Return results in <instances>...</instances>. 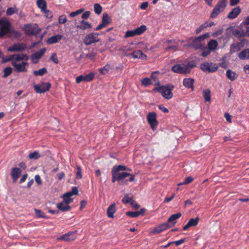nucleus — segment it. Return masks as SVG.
Here are the masks:
<instances>
[{
	"label": "nucleus",
	"instance_id": "a878e982",
	"mask_svg": "<svg viewBox=\"0 0 249 249\" xmlns=\"http://www.w3.org/2000/svg\"><path fill=\"white\" fill-rule=\"evenodd\" d=\"M226 76L229 79L233 81L237 78L238 74L229 69L226 71Z\"/></svg>",
	"mask_w": 249,
	"mask_h": 249
},
{
	"label": "nucleus",
	"instance_id": "864d4df0",
	"mask_svg": "<svg viewBox=\"0 0 249 249\" xmlns=\"http://www.w3.org/2000/svg\"><path fill=\"white\" fill-rule=\"evenodd\" d=\"M141 82H142V85H143L145 87H146L148 85L152 84V82L151 81V79L148 78H144V79H143L142 80Z\"/></svg>",
	"mask_w": 249,
	"mask_h": 249
},
{
	"label": "nucleus",
	"instance_id": "8fccbe9b",
	"mask_svg": "<svg viewBox=\"0 0 249 249\" xmlns=\"http://www.w3.org/2000/svg\"><path fill=\"white\" fill-rule=\"evenodd\" d=\"M109 69L110 65L108 64H106L105 66H104L103 68H101L99 70V71L102 74H106L108 72Z\"/></svg>",
	"mask_w": 249,
	"mask_h": 249
},
{
	"label": "nucleus",
	"instance_id": "e2e57ef3",
	"mask_svg": "<svg viewBox=\"0 0 249 249\" xmlns=\"http://www.w3.org/2000/svg\"><path fill=\"white\" fill-rule=\"evenodd\" d=\"M35 179L38 185H40L42 183V180L39 175H36L35 177Z\"/></svg>",
	"mask_w": 249,
	"mask_h": 249
},
{
	"label": "nucleus",
	"instance_id": "f704fd0d",
	"mask_svg": "<svg viewBox=\"0 0 249 249\" xmlns=\"http://www.w3.org/2000/svg\"><path fill=\"white\" fill-rule=\"evenodd\" d=\"M36 4L37 6L41 9V11L46 9L47 3L45 0H37Z\"/></svg>",
	"mask_w": 249,
	"mask_h": 249
},
{
	"label": "nucleus",
	"instance_id": "de8ad7c7",
	"mask_svg": "<svg viewBox=\"0 0 249 249\" xmlns=\"http://www.w3.org/2000/svg\"><path fill=\"white\" fill-rule=\"evenodd\" d=\"M190 46L196 49H198L202 47V44L197 41H196V40L193 39L192 42L190 44Z\"/></svg>",
	"mask_w": 249,
	"mask_h": 249
},
{
	"label": "nucleus",
	"instance_id": "4c0bfd02",
	"mask_svg": "<svg viewBox=\"0 0 249 249\" xmlns=\"http://www.w3.org/2000/svg\"><path fill=\"white\" fill-rule=\"evenodd\" d=\"M128 195V194H126V195H125L123 198L122 199V201L124 204L130 203V204H133V198L132 197H129Z\"/></svg>",
	"mask_w": 249,
	"mask_h": 249
},
{
	"label": "nucleus",
	"instance_id": "680f3d73",
	"mask_svg": "<svg viewBox=\"0 0 249 249\" xmlns=\"http://www.w3.org/2000/svg\"><path fill=\"white\" fill-rule=\"evenodd\" d=\"M44 14V16L47 18H51L53 17V14L52 12H51L50 10H47L46 9L42 11Z\"/></svg>",
	"mask_w": 249,
	"mask_h": 249
},
{
	"label": "nucleus",
	"instance_id": "2f4dec72",
	"mask_svg": "<svg viewBox=\"0 0 249 249\" xmlns=\"http://www.w3.org/2000/svg\"><path fill=\"white\" fill-rule=\"evenodd\" d=\"M203 97L206 102H210L211 101V90L209 89H206L203 91Z\"/></svg>",
	"mask_w": 249,
	"mask_h": 249
},
{
	"label": "nucleus",
	"instance_id": "49530a36",
	"mask_svg": "<svg viewBox=\"0 0 249 249\" xmlns=\"http://www.w3.org/2000/svg\"><path fill=\"white\" fill-rule=\"evenodd\" d=\"M1 58H2V61H1L2 63H5L9 61H13V60L15 61V54L10 55L9 57L8 58L4 57V55H3V57H2Z\"/></svg>",
	"mask_w": 249,
	"mask_h": 249
},
{
	"label": "nucleus",
	"instance_id": "4d7b16f0",
	"mask_svg": "<svg viewBox=\"0 0 249 249\" xmlns=\"http://www.w3.org/2000/svg\"><path fill=\"white\" fill-rule=\"evenodd\" d=\"M50 60L53 62L55 64H58L59 63L58 59L57 57L56 54L55 53H53L52 54L50 58Z\"/></svg>",
	"mask_w": 249,
	"mask_h": 249
},
{
	"label": "nucleus",
	"instance_id": "cd10ccee",
	"mask_svg": "<svg viewBox=\"0 0 249 249\" xmlns=\"http://www.w3.org/2000/svg\"><path fill=\"white\" fill-rule=\"evenodd\" d=\"M231 33L235 37L238 38H240L245 36L244 31L243 30L240 31L237 29L232 28L231 30Z\"/></svg>",
	"mask_w": 249,
	"mask_h": 249
},
{
	"label": "nucleus",
	"instance_id": "e433bc0d",
	"mask_svg": "<svg viewBox=\"0 0 249 249\" xmlns=\"http://www.w3.org/2000/svg\"><path fill=\"white\" fill-rule=\"evenodd\" d=\"M146 30V26L144 25H142L140 27H138L135 29L137 36H139L144 33Z\"/></svg>",
	"mask_w": 249,
	"mask_h": 249
},
{
	"label": "nucleus",
	"instance_id": "c756f323",
	"mask_svg": "<svg viewBox=\"0 0 249 249\" xmlns=\"http://www.w3.org/2000/svg\"><path fill=\"white\" fill-rule=\"evenodd\" d=\"M78 194V190L77 187H73L71 191L67 192L63 195V197H71L73 195H77Z\"/></svg>",
	"mask_w": 249,
	"mask_h": 249
},
{
	"label": "nucleus",
	"instance_id": "6e6d98bb",
	"mask_svg": "<svg viewBox=\"0 0 249 249\" xmlns=\"http://www.w3.org/2000/svg\"><path fill=\"white\" fill-rule=\"evenodd\" d=\"M77 172L75 177L76 179H81L82 178L81 168L79 166H76Z\"/></svg>",
	"mask_w": 249,
	"mask_h": 249
},
{
	"label": "nucleus",
	"instance_id": "c03bdc74",
	"mask_svg": "<svg viewBox=\"0 0 249 249\" xmlns=\"http://www.w3.org/2000/svg\"><path fill=\"white\" fill-rule=\"evenodd\" d=\"M240 50V47L236 43H232L230 47V52L235 53L238 52Z\"/></svg>",
	"mask_w": 249,
	"mask_h": 249
},
{
	"label": "nucleus",
	"instance_id": "f8f14e48",
	"mask_svg": "<svg viewBox=\"0 0 249 249\" xmlns=\"http://www.w3.org/2000/svg\"><path fill=\"white\" fill-rule=\"evenodd\" d=\"M169 228H171V226H169L168 223H162L160 224L158 226L155 227L150 231V233L154 234H159Z\"/></svg>",
	"mask_w": 249,
	"mask_h": 249
},
{
	"label": "nucleus",
	"instance_id": "bb28decb",
	"mask_svg": "<svg viewBox=\"0 0 249 249\" xmlns=\"http://www.w3.org/2000/svg\"><path fill=\"white\" fill-rule=\"evenodd\" d=\"M58 209L62 212H67L71 210V207L69 205L64 204L63 202L57 204Z\"/></svg>",
	"mask_w": 249,
	"mask_h": 249
},
{
	"label": "nucleus",
	"instance_id": "39448f33",
	"mask_svg": "<svg viewBox=\"0 0 249 249\" xmlns=\"http://www.w3.org/2000/svg\"><path fill=\"white\" fill-rule=\"evenodd\" d=\"M218 66L213 62H205L200 65V69L206 73H212L218 70Z\"/></svg>",
	"mask_w": 249,
	"mask_h": 249
},
{
	"label": "nucleus",
	"instance_id": "9d476101",
	"mask_svg": "<svg viewBox=\"0 0 249 249\" xmlns=\"http://www.w3.org/2000/svg\"><path fill=\"white\" fill-rule=\"evenodd\" d=\"M100 39L93 35V33H90L86 36L83 39V42L86 45H90L92 43L98 42Z\"/></svg>",
	"mask_w": 249,
	"mask_h": 249
},
{
	"label": "nucleus",
	"instance_id": "393cba45",
	"mask_svg": "<svg viewBox=\"0 0 249 249\" xmlns=\"http://www.w3.org/2000/svg\"><path fill=\"white\" fill-rule=\"evenodd\" d=\"M92 27L91 23L83 20L80 22V24L77 25L76 27L77 28L82 30H85L87 29H90Z\"/></svg>",
	"mask_w": 249,
	"mask_h": 249
},
{
	"label": "nucleus",
	"instance_id": "37998d69",
	"mask_svg": "<svg viewBox=\"0 0 249 249\" xmlns=\"http://www.w3.org/2000/svg\"><path fill=\"white\" fill-rule=\"evenodd\" d=\"M28 157L30 159L37 160L41 157V155L39 154L38 152L35 151L33 153H30Z\"/></svg>",
	"mask_w": 249,
	"mask_h": 249
},
{
	"label": "nucleus",
	"instance_id": "dca6fc26",
	"mask_svg": "<svg viewBox=\"0 0 249 249\" xmlns=\"http://www.w3.org/2000/svg\"><path fill=\"white\" fill-rule=\"evenodd\" d=\"M21 170L18 167H14L11 169V175L13 179V182L15 183L20 177Z\"/></svg>",
	"mask_w": 249,
	"mask_h": 249
},
{
	"label": "nucleus",
	"instance_id": "6ab92c4d",
	"mask_svg": "<svg viewBox=\"0 0 249 249\" xmlns=\"http://www.w3.org/2000/svg\"><path fill=\"white\" fill-rule=\"evenodd\" d=\"M241 9L239 6H237L232 9L229 13L227 17L229 19H234L236 18L241 13Z\"/></svg>",
	"mask_w": 249,
	"mask_h": 249
},
{
	"label": "nucleus",
	"instance_id": "ddd939ff",
	"mask_svg": "<svg viewBox=\"0 0 249 249\" xmlns=\"http://www.w3.org/2000/svg\"><path fill=\"white\" fill-rule=\"evenodd\" d=\"M70 232L68 233L65 234L57 238L58 240H64L65 241L70 242L74 240L76 237L75 232Z\"/></svg>",
	"mask_w": 249,
	"mask_h": 249
},
{
	"label": "nucleus",
	"instance_id": "5fc2aeb1",
	"mask_svg": "<svg viewBox=\"0 0 249 249\" xmlns=\"http://www.w3.org/2000/svg\"><path fill=\"white\" fill-rule=\"evenodd\" d=\"M84 11V9L83 8L80 9L75 12H72L70 14V16L71 18H73L77 15H80Z\"/></svg>",
	"mask_w": 249,
	"mask_h": 249
},
{
	"label": "nucleus",
	"instance_id": "1a4fd4ad",
	"mask_svg": "<svg viewBox=\"0 0 249 249\" xmlns=\"http://www.w3.org/2000/svg\"><path fill=\"white\" fill-rule=\"evenodd\" d=\"M27 48V45L23 43H18L9 47L7 51L9 52H23Z\"/></svg>",
	"mask_w": 249,
	"mask_h": 249
},
{
	"label": "nucleus",
	"instance_id": "9b49d317",
	"mask_svg": "<svg viewBox=\"0 0 249 249\" xmlns=\"http://www.w3.org/2000/svg\"><path fill=\"white\" fill-rule=\"evenodd\" d=\"M111 22V19L107 14H104L103 15L102 23L100 24L95 29V31L100 30L107 26Z\"/></svg>",
	"mask_w": 249,
	"mask_h": 249
},
{
	"label": "nucleus",
	"instance_id": "603ef678",
	"mask_svg": "<svg viewBox=\"0 0 249 249\" xmlns=\"http://www.w3.org/2000/svg\"><path fill=\"white\" fill-rule=\"evenodd\" d=\"M126 215L132 218H136L139 216L138 211L136 212H131L128 211L126 213Z\"/></svg>",
	"mask_w": 249,
	"mask_h": 249
},
{
	"label": "nucleus",
	"instance_id": "72a5a7b5",
	"mask_svg": "<svg viewBox=\"0 0 249 249\" xmlns=\"http://www.w3.org/2000/svg\"><path fill=\"white\" fill-rule=\"evenodd\" d=\"M196 64L195 60H192L189 61L187 65H184L187 70L188 71V73L191 72L192 69L196 67Z\"/></svg>",
	"mask_w": 249,
	"mask_h": 249
},
{
	"label": "nucleus",
	"instance_id": "774afa93",
	"mask_svg": "<svg viewBox=\"0 0 249 249\" xmlns=\"http://www.w3.org/2000/svg\"><path fill=\"white\" fill-rule=\"evenodd\" d=\"M90 14V11H86L82 14L81 17L83 19H88L89 17Z\"/></svg>",
	"mask_w": 249,
	"mask_h": 249
},
{
	"label": "nucleus",
	"instance_id": "4be33fe9",
	"mask_svg": "<svg viewBox=\"0 0 249 249\" xmlns=\"http://www.w3.org/2000/svg\"><path fill=\"white\" fill-rule=\"evenodd\" d=\"M238 56L241 60L249 59V48H247L242 50L239 53Z\"/></svg>",
	"mask_w": 249,
	"mask_h": 249
},
{
	"label": "nucleus",
	"instance_id": "f257e3e1",
	"mask_svg": "<svg viewBox=\"0 0 249 249\" xmlns=\"http://www.w3.org/2000/svg\"><path fill=\"white\" fill-rule=\"evenodd\" d=\"M127 169L126 166L123 165L115 166L111 170L112 182L117 181L120 185L127 184L128 181L134 180L135 176L126 172H120V171H126Z\"/></svg>",
	"mask_w": 249,
	"mask_h": 249
},
{
	"label": "nucleus",
	"instance_id": "a18cd8bd",
	"mask_svg": "<svg viewBox=\"0 0 249 249\" xmlns=\"http://www.w3.org/2000/svg\"><path fill=\"white\" fill-rule=\"evenodd\" d=\"M210 36L209 33H206L205 34H203L201 36H198L197 37L195 38L194 39L196 40V41L199 42L200 43H201L202 41L205 40L206 38L209 37Z\"/></svg>",
	"mask_w": 249,
	"mask_h": 249
},
{
	"label": "nucleus",
	"instance_id": "20e7f679",
	"mask_svg": "<svg viewBox=\"0 0 249 249\" xmlns=\"http://www.w3.org/2000/svg\"><path fill=\"white\" fill-rule=\"evenodd\" d=\"M227 1L228 0H219L213 10L210 17L212 18H215L220 13L223 12L227 5Z\"/></svg>",
	"mask_w": 249,
	"mask_h": 249
},
{
	"label": "nucleus",
	"instance_id": "473e14b6",
	"mask_svg": "<svg viewBox=\"0 0 249 249\" xmlns=\"http://www.w3.org/2000/svg\"><path fill=\"white\" fill-rule=\"evenodd\" d=\"M47 73V69L45 68H43L40 69H39L38 70L34 71H33L34 74L37 76H43L45 73Z\"/></svg>",
	"mask_w": 249,
	"mask_h": 249
},
{
	"label": "nucleus",
	"instance_id": "aec40b11",
	"mask_svg": "<svg viewBox=\"0 0 249 249\" xmlns=\"http://www.w3.org/2000/svg\"><path fill=\"white\" fill-rule=\"evenodd\" d=\"M194 79L191 78H184L183 80V85L188 89H191L192 90L194 89Z\"/></svg>",
	"mask_w": 249,
	"mask_h": 249
},
{
	"label": "nucleus",
	"instance_id": "f03ea898",
	"mask_svg": "<svg viewBox=\"0 0 249 249\" xmlns=\"http://www.w3.org/2000/svg\"><path fill=\"white\" fill-rule=\"evenodd\" d=\"M23 29L26 35L29 36H36V38H39L38 41L33 43V46L38 44L42 40L43 37V35H41L37 36V35L40 31V29L38 28V26L37 24H26L24 26Z\"/></svg>",
	"mask_w": 249,
	"mask_h": 249
},
{
	"label": "nucleus",
	"instance_id": "ea45409f",
	"mask_svg": "<svg viewBox=\"0 0 249 249\" xmlns=\"http://www.w3.org/2000/svg\"><path fill=\"white\" fill-rule=\"evenodd\" d=\"M18 11V8L16 6H14L13 7H9L6 10V15L7 16H11L15 13H17Z\"/></svg>",
	"mask_w": 249,
	"mask_h": 249
},
{
	"label": "nucleus",
	"instance_id": "7c9ffc66",
	"mask_svg": "<svg viewBox=\"0 0 249 249\" xmlns=\"http://www.w3.org/2000/svg\"><path fill=\"white\" fill-rule=\"evenodd\" d=\"M217 46L218 43L215 39L211 40L208 43V48L211 51L215 50Z\"/></svg>",
	"mask_w": 249,
	"mask_h": 249
},
{
	"label": "nucleus",
	"instance_id": "412c9836",
	"mask_svg": "<svg viewBox=\"0 0 249 249\" xmlns=\"http://www.w3.org/2000/svg\"><path fill=\"white\" fill-rule=\"evenodd\" d=\"M62 38V36L57 35L53 36L48 39L47 43L48 44H53L58 42Z\"/></svg>",
	"mask_w": 249,
	"mask_h": 249
},
{
	"label": "nucleus",
	"instance_id": "79ce46f5",
	"mask_svg": "<svg viewBox=\"0 0 249 249\" xmlns=\"http://www.w3.org/2000/svg\"><path fill=\"white\" fill-rule=\"evenodd\" d=\"M94 77V73L93 72H90L88 74L84 75V82H90L93 80Z\"/></svg>",
	"mask_w": 249,
	"mask_h": 249
},
{
	"label": "nucleus",
	"instance_id": "2eb2a0df",
	"mask_svg": "<svg viewBox=\"0 0 249 249\" xmlns=\"http://www.w3.org/2000/svg\"><path fill=\"white\" fill-rule=\"evenodd\" d=\"M46 52V49L43 48L40 49L39 51L36 52L31 55V59L33 63H37L38 61H35V59L37 60L40 58Z\"/></svg>",
	"mask_w": 249,
	"mask_h": 249
},
{
	"label": "nucleus",
	"instance_id": "4468645a",
	"mask_svg": "<svg viewBox=\"0 0 249 249\" xmlns=\"http://www.w3.org/2000/svg\"><path fill=\"white\" fill-rule=\"evenodd\" d=\"M172 71L176 73L179 74H186L188 73V71L187 70L185 66H182L181 64H176L172 67Z\"/></svg>",
	"mask_w": 249,
	"mask_h": 249
},
{
	"label": "nucleus",
	"instance_id": "3c124183",
	"mask_svg": "<svg viewBox=\"0 0 249 249\" xmlns=\"http://www.w3.org/2000/svg\"><path fill=\"white\" fill-rule=\"evenodd\" d=\"M137 36L135 30H128L125 32V38H128L130 37H133Z\"/></svg>",
	"mask_w": 249,
	"mask_h": 249
},
{
	"label": "nucleus",
	"instance_id": "a211bd4d",
	"mask_svg": "<svg viewBox=\"0 0 249 249\" xmlns=\"http://www.w3.org/2000/svg\"><path fill=\"white\" fill-rule=\"evenodd\" d=\"M199 220V218L198 217H196L195 218H191L188 223L183 227V230L186 231L190 227L196 226L198 223Z\"/></svg>",
	"mask_w": 249,
	"mask_h": 249
},
{
	"label": "nucleus",
	"instance_id": "0e129e2a",
	"mask_svg": "<svg viewBox=\"0 0 249 249\" xmlns=\"http://www.w3.org/2000/svg\"><path fill=\"white\" fill-rule=\"evenodd\" d=\"M211 50L209 48L204 50L201 53V56L203 57H206L211 53Z\"/></svg>",
	"mask_w": 249,
	"mask_h": 249
},
{
	"label": "nucleus",
	"instance_id": "7ed1b4c3",
	"mask_svg": "<svg viewBox=\"0 0 249 249\" xmlns=\"http://www.w3.org/2000/svg\"><path fill=\"white\" fill-rule=\"evenodd\" d=\"M174 85L168 84L165 86L155 87L153 88V91L161 93L162 97L165 99H170L173 97L172 90L174 89Z\"/></svg>",
	"mask_w": 249,
	"mask_h": 249
},
{
	"label": "nucleus",
	"instance_id": "09e8293b",
	"mask_svg": "<svg viewBox=\"0 0 249 249\" xmlns=\"http://www.w3.org/2000/svg\"><path fill=\"white\" fill-rule=\"evenodd\" d=\"M94 10L95 13L96 14L99 15L101 13L102 11V7L101 6L100 4L95 3L94 5Z\"/></svg>",
	"mask_w": 249,
	"mask_h": 249
},
{
	"label": "nucleus",
	"instance_id": "b1692460",
	"mask_svg": "<svg viewBox=\"0 0 249 249\" xmlns=\"http://www.w3.org/2000/svg\"><path fill=\"white\" fill-rule=\"evenodd\" d=\"M130 55L134 58H142V59H146L147 58L146 55L144 54L141 50L134 51L131 53Z\"/></svg>",
	"mask_w": 249,
	"mask_h": 249
},
{
	"label": "nucleus",
	"instance_id": "338daca9",
	"mask_svg": "<svg viewBox=\"0 0 249 249\" xmlns=\"http://www.w3.org/2000/svg\"><path fill=\"white\" fill-rule=\"evenodd\" d=\"M84 82V75H80L76 77V82L78 84L80 83L81 82Z\"/></svg>",
	"mask_w": 249,
	"mask_h": 249
},
{
	"label": "nucleus",
	"instance_id": "c9c22d12",
	"mask_svg": "<svg viewBox=\"0 0 249 249\" xmlns=\"http://www.w3.org/2000/svg\"><path fill=\"white\" fill-rule=\"evenodd\" d=\"M34 211L35 213V215L37 218H44L45 219H48L49 217L47 216L45 213L42 212L41 210L37 209H35Z\"/></svg>",
	"mask_w": 249,
	"mask_h": 249
},
{
	"label": "nucleus",
	"instance_id": "c85d7f7f",
	"mask_svg": "<svg viewBox=\"0 0 249 249\" xmlns=\"http://www.w3.org/2000/svg\"><path fill=\"white\" fill-rule=\"evenodd\" d=\"M29 59V56L26 54L22 53L21 54H15V61L18 62L21 60H24L27 61Z\"/></svg>",
	"mask_w": 249,
	"mask_h": 249
},
{
	"label": "nucleus",
	"instance_id": "58836bf2",
	"mask_svg": "<svg viewBox=\"0 0 249 249\" xmlns=\"http://www.w3.org/2000/svg\"><path fill=\"white\" fill-rule=\"evenodd\" d=\"M13 69L10 67H7L3 69V75H2L3 78H6L9 76L12 72Z\"/></svg>",
	"mask_w": 249,
	"mask_h": 249
},
{
	"label": "nucleus",
	"instance_id": "423d86ee",
	"mask_svg": "<svg viewBox=\"0 0 249 249\" xmlns=\"http://www.w3.org/2000/svg\"><path fill=\"white\" fill-rule=\"evenodd\" d=\"M157 115L155 112H150L147 115V120L151 128L154 130L159 124L157 120Z\"/></svg>",
	"mask_w": 249,
	"mask_h": 249
},
{
	"label": "nucleus",
	"instance_id": "052dcab7",
	"mask_svg": "<svg viewBox=\"0 0 249 249\" xmlns=\"http://www.w3.org/2000/svg\"><path fill=\"white\" fill-rule=\"evenodd\" d=\"M64 200L62 201L64 203V204H66V205H69L70 203L72 202L73 199L71 197H63Z\"/></svg>",
	"mask_w": 249,
	"mask_h": 249
},
{
	"label": "nucleus",
	"instance_id": "f3484780",
	"mask_svg": "<svg viewBox=\"0 0 249 249\" xmlns=\"http://www.w3.org/2000/svg\"><path fill=\"white\" fill-rule=\"evenodd\" d=\"M181 216L180 213H178L175 214H172L170 216L166 223H168L169 226H171V227L174 226L176 223V220L180 218Z\"/></svg>",
	"mask_w": 249,
	"mask_h": 249
},
{
	"label": "nucleus",
	"instance_id": "6e6552de",
	"mask_svg": "<svg viewBox=\"0 0 249 249\" xmlns=\"http://www.w3.org/2000/svg\"><path fill=\"white\" fill-rule=\"evenodd\" d=\"M12 65L14 67L15 70L17 72H27V69L26 67L28 66L29 64L25 61H23L18 64L16 63V62L12 61Z\"/></svg>",
	"mask_w": 249,
	"mask_h": 249
},
{
	"label": "nucleus",
	"instance_id": "bf43d9fd",
	"mask_svg": "<svg viewBox=\"0 0 249 249\" xmlns=\"http://www.w3.org/2000/svg\"><path fill=\"white\" fill-rule=\"evenodd\" d=\"M96 55L97 53L96 52H92L90 53H87L85 56L86 57L89 58L91 60H93Z\"/></svg>",
	"mask_w": 249,
	"mask_h": 249
},
{
	"label": "nucleus",
	"instance_id": "5701e85b",
	"mask_svg": "<svg viewBox=\"0 0 249 249\" xmlns=\"http://www.w3.org/2000/svg\"><path fill=\"white\" fill-rule=\"evenodd\" d=\"M116 212L115 203L111 204L107 209V215L109 218H113L114 214Z\"/></svg>",
	"mask_w": 249,
	"mask_h": 249
},
{
	"label": "nucleus",
	"instance_id": "a19ab883",
	"mask_svg": "<svg viewBox=\"0 0 249 249\" xmlns=\"http://www.w3.org/2000/svg\"><path fill=\"white\" fill-rule=\"evenodd\" d=\"M10 27H9V30L8 32V34L9 33L10 36L17 38L21 36V34L19 32L14 30H10Z\"/></svg>",
	"mask_w": 249,
	"mask_h": 249
},
{
	"label": "nucleus",
	"instance_id": "0eeeda50",
	"mask_svg": "<svg viewBox=\"0 0 249 249\" xmlns=\"http://www.w3.org/2000/svg\"><path fill=\"white\" fill-rule=\"evenodd\" d=\"M51 84L49 82H43L41 85H34V89L36 92L38 93H44L49 90Z\"/></svg>",
	"mask_w": 249,
	"mask_h": 249
},
{
	"label": "nucleus",
	"instance_id": "13d9d810",
	"mask_svg": "<svg viewBox=\"0 0 249 249\" xmlns=\"http://www.w3.org/2000/svg\"><path fill=\"white\" fill-rule=\"evenodd\" d=\"M58 21L59 23L60 24H63L66 22L67 21V19L66 15H63L59 16L58 18Z\"/></svg>",
	"mask_w": 249,
	"mask_h": 249
},
{
	"label": "nucleus",
	"instance_id": "69168bd1",
	"mask_svg": "<svg viewBox=\"0 0 249 249\" xmlns=\"http://www.w3.org/2000/svg\"><path fill=\"white\" fill-rule=\"evenodd\" d=\"M194 180V178L191 177H188L187 178H185L184 181V184H188L192 182L193 180Z\"/></svg>",
	"mask_w": 249,
	"mask_h": 249
}]
</instances>
